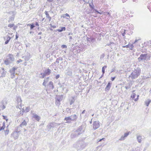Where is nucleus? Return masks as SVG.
<instances>
[{
	"mask_svg": "<svg viewBox=\"0 0 151 151\" xmlns=\"http://www.w3.org/2000/svg\"><path fill=\"white\" fill-rule=\"evenodd\" d=\"M141 73L140 68L138 67H135L134 68V71L129 76V77L131 78L132 80H133L137 78Z\"/></svg>",
	"mask_w": 151,
	"mask_h": 151,
	"instance_id": "1",
	"label": "nucleus"
},
{
	"mask_svg": "<svg viewBox=\"0 0 151 151\" xmlns=\"http://www.w3.org/2000/svg\"><path fill=\"white\" fill-rule=\"evenodd\" d=\"M86 146V143L83 141L80 140L77 141L74 144L73 147L78 150H81Z\"/></svg>",
	"mask_w": 151,
	"mask_h": 151,
	"instance_id": "2",
	"label": "nucleus"
},
{
	"mask_svg": "<svg viewBox=\"0 0 151 151\" xmlns=\"http://www.w3.org/2000/svg\"><path fill=\"white\" fill-rule=\"evenodd\" d=\"M14 58L13 55L9 54L6 57V59L4 61V63L6 65H9L10 64L13 63L14 61Z\"/></svg>",
	"mask_w": 151,
	"mask_h": 151,
	"instance_id": "3",
	"label": "nucleus"
},
{
	"mask_svg": "<svg viewBox=\"0 0 151 151\" xmlns=\"http://www.w3.org/2000/svg\"><path fill=\"white\" fill-rule=\"evenodd\" d=\"M43 71V73H41L40 74L41 76H40V77L41 78H43L45 76L50 75L51 72V70L49 69L44 70Z\"/></svg>",
	"mask_w": 151,
	"mask_h": 151,
	"instance_id": "4",
	"label": "nucleus"
},
{
	"mask_svg": "<svg viewBox=\"0 0 151 151\" xmlns=\"http://www.w3.org/2000/svg\"><path fill=\"white\" fill-rule=\"evenodd\" d=\"M148 58V55L147 54H141L140 57L138 58V60L140 62V61H145V60H147Z\"/></svg>",
	"mask_w": 151,
	"mask_h": 151,
	"instance_id": "5",
	"label": "nucleus"
},
{
	"mask_svg": "<svg viewBox=\"0 0 151 151\" xmlns=\"http://www.w3.org/2000/svg\"><path fill=\"white\" fill-rule=\"evenodd\" d=\"M93 128L95 130L98 128L100 126V123L99 121H96L93 123Z\"/></svg>",
	"mask_w": 151,
	"mask_h": 151,
	"instance_id": "6",
	"label": "nucleus"
},
{
	"mask_svg": "<svg viewBox=\"0 0 151 151\" xmlns=\"http://www.w3.org/2000/svg\"><path fill=\"white\" fill-rule=\"evenodd\" d=\"M17 69V68L13 67L9 70V72L11 73V77L12 78H13L15 77V70Z\"/></svg>",
	"mask_w": 151,
	"mask_h": 151,
	"instance_id": "7",
	"label": "nucleus"
},
{
	"mask_svg": "<svg viewBox=\"0 0 151 151\" xmlns=\"http://www.w3.org/2000/svg\"><path fill=\"white\" fill-rule=\"evenodd\" d=\"M130 133V132L125 133L123 135H122L119 139V141H123L124 140L126 137Z\"/></svg>",
	"mask_w": 151,
	"mask_h": 151,
	"instance_id": "8",
	"label": "nucleus"
},
{
	"mask_svg": "<svg viewBox=\"0 0 151 151\" xmlns=\"http://www.w3.org/2000/svg\"><path fill=\"white\" fill-rule=\"evenodd\" d=\"M86 41L89 43H93L96 41L95 38L91 36L90 37H87L86 39Z\"/></svg>",
	"mask_w": 151,
	"mask_h": 151,
	"instance_id": "9",
	"label": "nucleus"
},
{
	"mask_svg": "<svg viewBox=\"0 0 151 151\" xmlns=\"http://www.w3.org/2000/svg\"><path fill=\"white\" fill-rule=\"evenodd\" d=\"M89 6L90 7V8L91 9V10H93L94 11L95 13H97L98 14H102V13L98 11V10L94 8V6L93 5V3H92V4H89Z\"/></svg>",
	"mask_w": 151,
	"mask_h": 151,
	"instance_id": "10",
	"label": "nucleus"
},
{
	"mask_svg": "<svg viewBox=\"0 0 151 151\" xmlns=\"http://www.w3.org/2000/svg\"><path fill=\"white\" fill-rule=\"evenodd\" d=\"M19 132V131H17L16 132H14L11 134V137H13L15 139H17L19 135L18 133Z\"/></svg>",
	"mask_w": 151,
	"mask_h": 151,
	"instance_id": "11",
	"label": "nucleus"
},
{
	"mask_svg": "<svg viewBox=\"0 0 151 151\" xmlns=\"http://www.w3.org/2000/svg\"><path fill=\"white\" fill-rule=\"evenodd\" d=\"M55 104L56 105L59 106L60 104V102L62 100V98L60 96H58L56 98Z\"/></svg>",
	"mask_w": 151,
	"mask_h": 151,
	"instance_id": "12",
	"label": "nucleus"
},
{
	"mask_svg": "<svg viewBox=\"0 0 151 151\" xmlns=\"http://www.w3.org/2000/svg\"><path fill=\"white\" fill-rule=\"evenodd\" d=\"M79 133H78L76 131L72 133L70 135V137L71 138H74L77 137L79 134Z\"/></svg>",
	"mask_w": 151,
	"mask_h": 151,
	"instance_id": "13",
	"label": "nucleus"
},
{
	"mask_svg": "<svg viewBox=\"0 0 151 151\" xmlns=\"http://www.w3.org/2000/svg\"><path fill=\"white\" fill-rule=\"evenodd\" d=\"M144 137L143 136L140 135H139L137 136V139L139 143H141L142 141V139Z\"/></svg>",
	"mask_w": 151,
	"mask_h": 151,
	"instance_id": "14",
	"label": "nucleus"
},
{
	"mask_svg": "<svg viewBox=\"0 0 151 151\" xmlns=\"http://www.w3.org/2000/svg\"><path fill=\"white\" fill-rule=\"evenodd\" d=\"M65 74L66 75L68 76H70L72 75V72L71 70L69 68H68L67 69Z\"/></svg>",
	"mask_w": 151,
	"mask_h": 151,
	"instance_id": "15",
	"label": "nucleus"
},
{
	"mask_svg": "<svg viewBox=\"0 0 151 151\" xmlns=\"http://www.w3.org/2000/svg\"><path fill=\"white\" fill-rule=\"evenodd\" d=\"M4 39L5 40L6 38H7L6 41L5 42V44H7L9 42L11 38V37L8 35H6L5 37H4Z\"/></svg>",
	"mask_w": 151,
	"mask_h": 151,
	"instance_id": "16",
	"label": "nucleus"
},
{
	"mask_svg": "<svg viewBox=\"0 0 151 151\" xmlns=\"http://www.w3.org/2000/svg\"><path fill=\"white\" fill-rule=\"evenodd\" d=\"M57 123L55 122H51L50 123L48 126V128L51 129L52 127H54L56 126Z\"/></svg>",
	"mask_w": 151,
	"mask_h": 151,
	"instance_id": "17",
	"label": "nucleus"
},
{
	"mask_svg": "<svg viewBox=\"0 0 151 151\" xmlns=\"http://www.w3.org/2000/svg\"><path fill=\"white\" fill-rule=\"evenodd\" d=\"M33 117L35 118L36 120L39 121L40 119V116L35 114H33Z\"/></svg>",
	"mask_w": 151,
	"mask_h": 151,
	"instance_id": "18",
	"label": "nucleus"
},
{
	"mask_svg": "<svg viewBox=\"0 0 151 151\" xmlns=\"http://www.w3.org/2000/svg\"><path fill=\"white\" fill-rule=\"evenodd\" d=\"M83 129V127L82 126H80L79 127L78 129L76 130V131L78 133H79V134H82V130Z\"/></svg>",
	"mask_w": 151,
	"mask_h": 151,
	"instance_id": "19",
	"label": "nucleus"
},
{
	"mask_svg": "<svg viewBox=\"0 0 151 151\" xmlns=\"http://www.w3.org/2000/svg\"><path fill=\"white\" fill-rule=\"evenodd\" d=\"M27 125V123L25 120H24L23 122L19 125V127H18V128L19 127H23L24 126H26Z\"/></svg>",
	"mask_w": 151,
	"mask_h": 151,
	"instance_id": "20",
	"label": "nucleus"
},
{
	"mask_svg": "<svg viewBox=\"0 0 151 151\" xmlns=\"http://www.w3.org/2000/svg\"><path fill=\"white\" fill-rule=\"evenodd\" d=\"M71 121H76L77 118V116L76 114H74L71 115L70 116Z\"/></svg>",
	"mask_w": 151,
	"mask_h": 151,
	"instance_id": "21",
	"label": "nucleus"
},
{
	"mask_svg": "<svg viewBox=\"0 0 151 151\" xmlns=\"http://www.w3.org/2000/svg\"><path fill=\"white\" fill-rule=\"evenodd\" d=\"M111 83L110 82H109L108 83V84L105 88V90L106 91H108L109 90L111 87Z\"/></svg>",
	"mask_w": 151,
	"mask_h": 151,
	"instance_id": "22",
	"label": "nucleus"
},
{
	"mask_svg": "<svg viewBox=\"0 0 151 151\" xmlns=\"http://www.w3.org/2000/svg\"><path fill=\"white\" fill-rule=\"evenodd\" d=\"M132 85V83H129L126 84L125 88L126 89L128 90L130 88Z\"/></svg>",
	"mask_w": 151,
	"mask_h": 151,
	"instance_id": "23",
	"label": "nucleus"
},
{
	"mask_svg": "<svg viewBox=\"0 0 151 151\" xmlns=\"http://www.w3.org/2000/svg\"><path fill=\"white\" fill-rule=\"evenodd\" d=\"M14 15H12V16H10L9 17L8 22L10 23L13 21L14 20Z\"/></svg>",
	"mask_w": 151,
	"mask_h": 151,
	"instance_id": "24",
	"label": "nucleus"
},
{
	"mask_svg": "<svg viewBox=\"0 0 151 151\" xmlns=\"http://www.w3.org/2000/svg\"><path fill=\"white\" fill-rule=\"evenodd\" d=\"M50 89H53L54 88V86L53 83L52 81H50L48 85Z\"/></svg>",
	"mask_w": 151,
	"mask_h": 151,
	"instance_id": "25",
	"label": "nucleus"
},
{
	"mask_svg": "<svg viewBox=\"0 0 151 151\" xmlns=\"http://www.w3.org/2000/svg\"><path fill=\"white\" fill-rule=\"evenodd\" d=\"M64 120L67 121L66 122V123H70L71 122L70 121H71L70 116L65 117Z\"/></svg>",
	"mask_w": 151,
	"mask_h": 151,
	"instance_id": "26",
	"label": "nucleus"
},
{
	"mask_svg": "<svg viewBox=\"0 0 151 151\" xmlns=\"http://www.w3.org/2000/svg\"><path fill=\"white\" fill-rule=\"evenodd\" d=\"M23 58H24V59L25 61H28L30 58V54L29 53L27 55L25 56L24 57H23Z\"/></svg>",
	"mask_w": 151,
	"mask_h": 151,
	"instance_id": "27",
	"label": "nucleus"
},
{
	"mask_svg": "<svg viewBox=\"0 0 151 151\" xmlns=\"http://www.w3.org/2000/svg\"><path fill=\"white\" fill-rule=\"evenodd\" d=\"M30 108L29 107H26L25 109V110H24L23 109V111H22V115L23 114L24 112H28L30 111Z\"/></svg>",
	"mask_w": 151,
	"mask_h": 151,
	"instance_id": "28",
	"label": "nucleus"
},
{
	"mask_svg": "<svg viewBox=\"0 0 151 151\" xmlns=\"http://www.w3.org/2000/svg\"><path fill=\"white\" fill-rule=\"evenodd\" d=\"M66 17H67L66 18V19H70V15H69V14H68L67 13H66L65 14H63L62 15V17L63 18H65Z\"/></svg>",
	"mask_w": 151,
	"mask_h": 151,
	"instance_id": "29",
	"label": "nucleus"
},
{
	"mask_svg": "<svg viewBox=\"0 0 151 151\" xmlns=\"http://www.w3.org/2000/svg\"><path fill=\"white\" fill-rule=\"evenodd\" d=\"M45 15H46V17L49 19V20L50 21V19H51V17L49 16V14L48 13V12L46 11H45Z\"/></svg>",
	"mask_w": 151,
	"mask_h": 151,
	"instance_id": "30",
	"label": "nucleus"
},
{
	"mask_svg": "<svg viewBox=\"0 0 151 151\" xmlns=\"http://www.w3.org/2000/svg\"><path fill=\"white\" fill-rule=\"evenodd\" d=\"M75 101V97H72V99L70 100V105H72L74 102Z\"/></svg>",
	"mask_w": 151,
	"mask_h": 151,
	"instance_id": "31",
	"label": "nucleus"
},
{
	"mask_svg": "<svg viewBox=\"0 0 151 151\" xmlns=\"http://www.w3.org/2000/svg\"><path fill=\"white\" fill-rule=\"evenodd\" d=\"M17 101L18 103H21L22 100L21 99V97L19 96H17Z\"/></svg>",
	"mask_w": 151,
	"mask_h": 151,
	"instance_id": "32",
	"label": "nucleus"
},
{
	"mask_svg": "<svg viewBox=\"0 0 151 151\" xmlns=\"http://www.w3.org/2000/svg\"><path fill=\"white\" fill-rule=\"evenodd\" d=\"M5 127V123L4 122L3 123V126L1 127H0V131L4 129Z\"/></svg>",
	"mask_w": 151,
	"mask_h": 151,
	"instance_id": "33",
	"label": "nucleus"
},
{
	"mask_svg": "<svg viewBox=\"0 0 151 151\" xmlns=\"http://www.w3.org/2000/svg\"><path fill=\"white\" fill-rule=\"evenodd\" d=\"M151 102V100H149L148 101H145V104L147 106H148L150 103Z\"/></svg>",
	"mask_w": 151,
	"mask_h": 151,
	"instance_id": "34",
	"label": "nucleus"
},
{
	"mask_svg": "<svg viewBox=\"0 0 151 151\" xmlns=\"http://www.w3.org/2000/svg\"><path fill=\"white\" fill-rule=\"evenodd\" d=\"M105 55V54L104 53H103L101 55L100 57V59L101 60H103V59Z\"/></svg>",
	"mask_w": 151,
	"mask_h": 151,
	"instance_id": "35",
	"label": "nucleus"
},
{
	"mask_svg": "<svg viewBox=\"0 0 151 151\" xmlns=\"http://www.w3.org/2000/svg\"><path fill=\"white\" fill-rule=\"evenodd\" d=\"M9 133V130L8 129H7L5 131V135H7Z\"/></svg>",
	"mask_w": 151,
	"mask_h": 151,
	"instance_id": "36",
	"label": "nucleus"
},
{
	"mask_svg": "<svg viewBox=\"0 0 151 151\" xmlns=\"http://www.w3.org/2000/svg\"><path fill=\"white\" fill-rule=\"evenodd\" d=\"M35 27V26L34 25V24L32 23V24H31V25L30 27V29L31 30L32 29Z\"/></svg>",
	"mask_w": 151,
	"mask_h": 151,
	"instance_id": "37",
	"label": "nucleus"
},
{
	"mask_svg": "<svg viewBox=\"0 0 151 151\" xmlns=\"http://www.w3.org/2000/svg\"><path fill=\"white\" fill-rule=\"evenodd\" d=\"M59 60H60L58 58L57 59L55 62V63H54L55 64H56L55 65H58V63H59Z\"/></svg>",
	"mask_w": 151,
	"mask_h": 151,
	"instance_id": "38",
	"label": "nucleus"
},
{
	"mask_svg": "<svg viewBox=\"0 0 151 151\" xmlns=\"http://www.w3.org/2000/svg\"><path fill=\"white\" fill-rule=\"evenodd\" d=\"M14 26V24H9L8 25V27H9L11 28L13 27Z\"/></svg>",
	"mask_w": 151,
	"mask_h": 151,
	"instance_id": "39",
	"label": "nucleus"
},
{
	"mask_svg": "<svg viewBox=\"0 0 151 151\" xmlns=\"http://www.w3.org/2000/svg\"><path fill=\"white\" fill-rule=\"evenodd\" d=\"M107 67H103L102 68V74H104L105 73V70Z\"/></svg>",
	"mask_w": 151,
	"mask_h": 151,
	"instance_id": "40",
	"label": "nucleus"
},
{
	"mask_svg": "<svg viewBox=\"0 0 151 151\" xmlns=\"http://www.w3.org/2000/svg\"><path fill=\"white\" fill-rule=\"evenodd\" d=\"M136 95V94L135 93H133L131 95V97L132 99H133L135 97Z\"/></svg>",
	"mask_w": 151,
	"mask_h": 151,
	"instance_id": "41",
	"label": "nucleus"
},
{
	"mask_svg": "<svg viewBox=\"0 0 151 151\" xmlns=\"http://www.w3.org/2000/svg\"><path fill=\"white\" fill-rule=\"evenodd\" d=\"M49 77H48L45 79L44 81L45 82L47 83L48 81Z\"/></svg>",
	"mask_w": 151,
	"mask_h": 151,
	"instance_id": "42",
	"label": "nucleus"
},
{
	"mask_svg": "<svg viewBox=\"0 0 151 151\" xmlns=\"http://www.w3.org/2000/svg\"><path fill=\"white\" fill-rule=\"evenodd\" d=\"M105 139V138H102V139H100L99 140L97 139V142H99L101 141L102 140H103V141H104Z\"/></svg>",
	"mask_w": 151,
	"mask_h": 151,
	"instance_id": "43",
	"label": "nucleus"
},
{
	"mask_svg": "<svg viewBox=\"0 0 151 151\" xmlns=\"http://www.w3.org/2000/svg\"><path fill=\"white\" fill-rule=\"evenodd\" d=\"M61 47L62 48H67V46H66V45H62L61 46Z\"/></svg>",
	"mask_w": 151,
	"mask_h": 151,
	"instance_id": "44",
	"label": "nucleus"
},
{
	"mask_svg": "<svg viewBox=\"0 0 151 151\" xmlns=\"http://www.w3.org/2000/svg\"><path fill=\"white\" fill-rule=\"evenodd\" d=\"M60 27L62 31H65L66 30V28L65 27Z\"/></svg>",
	"mask_w": 151,
	"mask_h": 151,
	"instance_id": "45",
	"label": "nucleus"
},
{
	"mask_svg": "<svg viewBox=\"0 0 151 151\" xmlns=\"http://www.w3.org/2000/svg\"><path fill=\"white\" fill-rule=\"evenodd\" d=\"M129 49L131 50H132L133 49V48L134 47L133 45L132 44L129 45Z\"/></svg>",
	"mask_w": 151,
	"mask_h": 151,
	"instance_id": "46",
	"label": "nucleus"
},
{
	"mask_svg": "<svg viewBox=\"0 0 151 151\" xmlns=\"http://www.w3.org/2000/svg\"><path fill=\"white\" fill-rule=\"evenodd\" d=\"M3 119H5L6 121H7L8 119L7 118V117L6 116H3Z\"/></svg>",
	"mask_w": 151,
	"mask_h": 151,
	"instance_id": "47",
	"label": "nucleus"
},
{
	"mask_svg": "<svg viewBox=\"0 0 151 151\" xmlns=\"http://www.w3.org/2000/svg\"><path fill=\"white\" fill-rule=\"evenodd\" d=\"M122 47L123 48H125V47L129 48L130 47L129 45V44H128V45H126L123 46Z\"/></svg>",
	"mask_w": 151,
	"mask_h": 151,
	"instance_id": "48",
	"label": "nucleus"
},
{
	"mask_svg": "<svg viewBox=\"0 0 151 151\" xmlns=\"http://www.w3.org/2000/svg\"><path fill=\"white\" fill-rule=\"evenodd\" d=\"M124 32L122 33V36L124 37V38H125V35L126 34L125 30H124Z\"/></svg>",
	"mask_w": 151,
	"mask_h": 151,
	"instance_id": "49",
	"label": "nucleus"
},
{
	"mask_svg": "<svg viewBox=\"0 0 151 151\" xmlns=\"http://www.w3.org/2000/svg\"><path fill=\"white\" fill-rule=\"evenodd\" d=\"M50 26L51 27H52L54 29V28H55L56 27V26H55V25H52L51 24H50Z\"/></svg>",
	"mask_w": 151,
	"mask_h": 151,
	"instance_id": "50",
	"label": "nucleus"
},
{
	"mask_svg": "<svg viewBox=\"0 0 151 151\" xmlns=\"http://www.w3.org/2000/svg\"><path fill=\"white\" fill-rule=\"evenodd\" d=\"M22 60H21V59H19V60H17V63H20V62H22Z\"/></svg>",
	"mask_w": 151,
	"mask_h": 151,
	"instance_id": "51",
	"label": "nucleus"
},
{
	"mask_svg": "<svg viewBox=\"0 0 151 151\" xmlns=\"http://www.w3.org/2000/svg\"><path fill=\"white\" fill-rule=\"evenodd\" d=\"M19 37V36L18 35H17V32H16V38H15V40H17V39Z\"/></svg>",
	"mask_w": 151,
	"mask_h": 151,
	"instance_id": "52",
	"label": "nucleus"
},
{
	"mask_svg": "<svg viewBox=\"0 0 151 151\" xmlns=\"http://www.w3.org/2000/svg\"><path fill=\"white\" fill-rule=\"evenodd\" d=\"M147 51V49L142 50L141 51L143 53Z\"/></svg>",
	"mask_w": 151,
	"mask_h": 151,
	"instance_id": "53",
	"label": "nucleus"
},
{
	"mask_svg": "<svg viewBox=\"0 0 151 151\" xmlns=\"http://www.w3.org/2000/svg\"><path fill=\"white\" fill-rule=\"evenodd\" d=\"M140 39H136L135 41L133 43V44H135L136 42H137L139 40H140Z\"/></svg>",
	"mask_w": 151,
	"mask_h": 151,
	"instance_id": "54",
	"label": "nucleus"
},
{
	"mask_svg": "<svg viewBox=\"0 0 151 151\" xmlns=\"http://www.w3.org/2000/svg\"><path fill=\"white\" fill-rule=\"evenodd\" d=\"M60 77L59 75H57L56 76L55 78L57 79Z\"/></svg>",
	"mask_w": 151,
	"mask_h": 151,
	"instance_id": "55",
	"label": "nucleus"
},
{
	"mask_svg": "<svg viewBox=\"0 0 151 151\" xmlns=\"http://www.w3.org/2000/svg\"><path fill=\"white\" fill-rule=\"evenodd\" d=\"M47 83H46V82H45L44 81V82H43V83H42V85H43L44 86H45V87L46 86V84Z\"/></svg>",
	"mask_w": 151,
	"mask_h": 151,
	"instance_id": "56",
	"label": "nucleus"
},
{
	"mask_svg": "<svg viewBox=\"0 0 151 151\" xmlns=\"http://www.w3.org/2000/svg\"><path fill=\"white\" fill-rule=\"evenodd\" d=\"M13 27V29L15 30L17 28V26L14 25V26Z\"/></svg>",
	"mask_w": 151,
	"mask_h": 151,
	"instance_id": "57",
	"label": "nucleus"
},
{
	"mask_svg": "<svg viewBox=\"0 0 151 151\" xmlns=\"http://www.w3.org/2000/svg\"><path fill=\"white\" fill-rule=\"evenodd\" d=\"M6 108V107L4 105H3L2 107V109H5Z\"/></svg>",
	"mask_w": 151,
	"mask_h": 151,
	"instance_id": "58",
	"label": "nucleus"
},
{
	"mask_svg": "<svg viewBox=\"0 0 151 151\" xmlns=\"http://www.w3.org/2000/svg\"><path fill=\"white\" fill-rule=\"evenodd\" d=\"M115 78V77H111V80L112 81H113Z\"/></svg>",
	"mask_w": 151,
	"mask_h": 151,
	"instance_id": "59",
	"label": "nucleus"
},
{
	"mask_svg": "<svg viewBox=\"0 0 151 151\" xmlns=\"http://www.w3.org/2000/svg\"><path fill=\"white\" fill-rule=\"evenodd\" d=\"M35 25L37 26H39V24L37 22H35Z\"/></svg>",
	"mask_w": 151,
	"mask_h": 151,
	"instance_id": "60",
	"label": "nucleus"
},
{
	"mask_svg": "<svg viewBox=\"0 0 151 151\" xmlns=\"http://www.w3.org/2000/svg\"><path fill=\"white\" fill-rule=\"evenodd\" d=\"M106 14H107V15H109V16H110V12H106Z\"/></svg>",
	"mask_w": 151,
	"mask_h": 151,
	"instance_id": "61",
	"label": "nucleus"
},
{
	"mask_svg": "<svg viewBox=\"0 0 151 151\" xmlns=\"http://www.w3.org/2000/svg\"><path fill=\"white\" fill-rule=\"evenodd\" d=\"M56 31H57L59 32H62L61 29H58L56 30Z\"/></svg>",
	"mask_w": 151,
	"mask_h": 151,
	"instance_id": "62",
	"label": "nucleus"
},
{
	"mask_svg": "<svg viewBox=\"0 0 151 151\" xmlns=\"http://www.w3.org/2000/svg\"><path fill=\"white\" fill-rule=\"evenodd\" d=\"M31 24H27V26L30 27L31 26Z\"/></svg>",
	"mask_w": 151,
	"mask_h": 151,
	"instance_id": "63",
	"label": "nucleus"
},
{
	"mask_svg": "<svg viewBox=\"0 0 151 151\" xmlns=\"http://www.w3.org/2000/svg\"><path fill=\"white\" fill-rule=\"evenodd\" d=\"M29 33L30 34H33L34 33V32H33L32 31H30V32H29Z\"/></svg>",
	"mask_w": 151,
	"mask_h": 151,
	"instance_id": "64",
	"label": "nucleus"
}]
</instances>
